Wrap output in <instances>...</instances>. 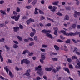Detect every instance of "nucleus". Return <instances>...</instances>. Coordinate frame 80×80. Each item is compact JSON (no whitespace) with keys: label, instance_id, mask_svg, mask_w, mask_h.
<instances>
[{"label":"nucleus","instance_id":"nucleus-44","mask_svg":"<svg viewBox=\"0 0 80 80\" xmlns=\"http://www.w3.org/2000/svg\"><path fill=\"white\" fill-rule=\"evenodd\" d=\"M67 10H71V8L70 7H67L66 8Z\"/></svg>","mask_w":80,"mask_h":80},{"label":"nucleus","instance_id":"nucleus-35","mask_svg":"<svg viewBox=\"0 0 80 80\" xmlns=\"http://www.w3.org/2000/svg\"><path fill=\"white\" fill-rule=\"evenodd\" d=\"M52 25V24L50 23H48L47 24H46L45 25V27H51Z\"/></svg>","mask_w":80,"mask_h":80},{"label":"nucleus","instance_id":"nucleus-59","mask_svg":"<svg viewBox=\"0 0 80 80\" xmlns=\"http://www.w3.org/2000/svg\"><path fill=\"white\" fill-rule=\"evenodd\" d=\"M25 75H26V76H30V73L26 72L25 74Z\"/></svg>","mask_w":80,"mask_h":80},{"label":"nucleus","instance_id":"nucleus-31","mask_svg":"<svg viewBox=\"0 0 80 80\" xmlns=\"http://www.w3.org/2000/svg\"><path fill=\"white\" fill-rule=\"evenodd\" d=\"M35 33L34 32H32L30 33V35L31 37H33L35 35Z\"/></svg>","mask_w":80,"mask_h":80},{"label":"nucleus","instance_id":"nucleus-45","mask_svg":"<svg viewBox=\"0 0 80 80\" xmlns=\"http://www.w3.org/2000/svg\"><path fill=\"white\" fill-rule=\"evenodd\" d=\"M60 37L61 40H65V38L63 37L62 36H60Z\"/></svg>","mask_w":80,"mask_h":80},{"label":"nucleus","instance_id":"nucleus-36","mask_svg":"<svg viewBox=\"0 0 80 80\" xmlns=\"http://www.w3.org/2000/svg\"><path fill=\"white\" fill-rule=\"evenodd\" d=\"M0 12H1V13H3V14H4V15H6V13H5V12L2 10H0Z\"/></svg>","mask_w":80,"mask_h":80},{"label":"nucleus","instance_id":"nucleus-49","mask_svg":"<svg viewBox=\"0 0 80 80\" xmlns=\"http://www.w3.org/2000/svg\"><path fill=\"white\" fill-rule=\"evenodd\" d=\"M69 67L70 68H71V69H73V66L72 64L69 65Z\"/></svg>","mask_w":80,"mask_h":80},{"label":"nucleus","instance_id":"nucleus-24","mask_svg":"<svg viewBox=\"0 0 80 80\" xmlns=\"http://www.w3.org/2000/svg\"><path fill=\"white\" fill-rule=\"evenodd\" d=\"M72 58H67V61L69 63H70V62H72Z\"/></svg>","mask_w":80,"mask_h":80},{"label":"nucleus","instance_id":"nucleus-21","mask_svg":"<svg viewBox=\"0 0 80 80\" xmlns=\"http://www.w3.org/2000/svg\"><path fill=\"white\" fill-rule=\"evenodd\" d=\"M56 69L57 71V72H58L59 71V70H60L61 69V67L60 66H58L56 68Z\"/></svg>","mask_w":80,"mask_h":80},{"label":"nucleus","instance_id":"nucleus-10","mask_svg":"<svg viewBox=\"0 0 80 80\" xmlns=\"http://www.w3.org/2000/svg\"><path fill=\"white\" fill-rule=\"evenodd\" d=\"M52 70V68H47L45 69V70L46 71H48L50 72Z\"/></svg>","mask_w":80,"mask_h":80},{"label":"nucleus","instance_id":"nucleus-32","mask_svg":"<svg viewBox=\"0 0 80 80\" xmlns=\"http://www.w3.org/2000/svg\"><path fill=\"white\" fill-rule=\"evenodd\" d=\"M78 58L75 56L72 57V60H75V59H77Z\"/></svg>","mask_w":80,"mask_h":80},{"label":"nucleus","instance_id":"nucleus-9","mask_svg":"<svg viewBox=\"0 0 80 80\" xmlns=\"http://www.w3.org/2000/svg\"><path fill=\"white\" fill-rule=\"evenodd\" d=\"M61 33H63V34H64V35H66V36H68L67 35V34H69V33H66V32H65V31L64 30H62L61 31Z\"/></svg>","mask_w":80,"mask_h":80},{"label":"nucleus","instance_id":"nucleus-39","mask_svg":"<svg viewBox=\"0 0 80 80\" xmlns=\"http://www.w3.org/2000/svg\"><path fill=\"white\" fill-rule=\"evenodd\" d=\"M45 18V17L41 16L40 17V20H44Z\"/></svg>","mask_w":80,"mask_h":80},{"label":"nucleus","instance_id":"nucleus-14","mask_svg":"<svg viewBox=\"0 0 80 80\" xmlns=\"http://www.w3.org/2000/svg\"><path fill=\"white\" fill-rule=\"evenodd\" d=\"M26 53H29V51H28V50H24L23 51V52L22 53V54H23V55H25Z\"/></svg>","mask_w":80,"mask_h":80},{"label":"nucleus","instance_id":"nucleus-53","mask_svg":"<svg viewBox=\"0 0 80 80\" xmlns=\"http://www.w3.org/2000/svg\"><path fill=\"white\" fill-rule=\"evenodd\" d=\"M40 50L42 52H45V49H42V48L40 49Z\"/></svg>","mask_w":80,"mask_h":80},{"label":"nucleus","instance_id":"nucleus-42","mask_svg":"<svg viewBox=\"0 0 80 80\" xmlns=\"http://www.w3.org/2000/svg\"><path fill=\"white\" fill-rule=\"evenodd\" d=\"M57 42H60V43H62V42H63V40H61L60 39H58L57 40Z\"/></svg>","mask_w":80,"mask_h":80},{"label":"nucleus","instance_id":"nucleus-55","mask_svg":"<svg viewBox=\"0 0 80 80\" xmlns=\"http://www.w3.org/2000/svg\"><path fill=\"white\" fill-rule=\"evenodd\" d=\"M29 46H32V45H34V42H31L29 44Z\"/></svg>","mask_w":80,"mask_h":80},{"label":"nucleus","instance_id":"nucleus-1","mask_svg":"<svg viewBox=\"0 0 80 80\" xmlns=\"http://www.w3.org/2000/svg\"><path fill=\"white\" fill-rule=\"evenodd\" d=\"M41 67H42V66L39 65L38 67H36L35 68L36 70L38 71L37 73L40 76H42L43 74V72L42 70Z\"/></svg>","mask_w":80,"mask_h":80},{"label":"nucleus","instance_id":"nucleus-8","mask_svg":"<svg viewBox=\"0 0 80 80\" xmlns=\"http://www.w3.org/2000/svg\"><path fill=\"white\" fill-rule=\"evenodd\" d=\"M53 29L55 31L54 32V35H55L56 36L58 35V34H57V31L58 30V28H53Z\"/></svg>","mask_w":80,"mask_h":80},{"label":"nucleus","instance_id":"nucleus-22","mask_svg":"<svg viewBox=\"0 0 80 80\" xmlns=\"http://www.w3.org/2000/svg\"><path fill=\"white\" fill-rule=\"evenodd\" d=\"M4 68V69H5V70L6 71L7 73H8V71H9V69H8V68H7V66H6V67H5Z\"/></svg>","mask_w":80,"mask_h":80},{"label":"nucleus","instance_id":"nucleus-26","mask_svg":"<svg viewBox=\"0 0 80 80\" xmlns=\"http://www.w3.org/2000/svg\"><path fill=\"white\" fill-rule=\"evenodd\" d=\"M18 47V45L16 44H14L13 46V48H17Z\"/></svg>","mask_w":80,"mask_h":80},{"label":"nucleus","instance_id":"nucleus-11","mask_svg":"<svg viewBox=\"0 0 80 80\" xmlns=\"http://www.w3.org/2000/svg\"><path fill=\"white\" fill-rule=\"evenodd\" d=\"M64 70L65 71H66L68 72V73H70V71L69 70V69L68 68H63Z\"/></svg>","mask_w":80,"mask_h":80},{"label":"nucleus","instance_id":"nucleus-62","mask_svg":"<svg viewBox=\"0 0 80 80\" xmlns=\"http://www.w3.org/2000/svg\"><path fill=\"white\" fill-rule=\"evenodd\" d=\"M61 3H62V5H65V2H62Z\"/></svg>","mask_w":80,"mask_h":80},{"label":"nucleus","instance_id":"nucleus-17","mask_svg":"<svg viewBox=\"0 0 80 80\" xmlns=\"http://www.w3.org/2000/svg\"><path fill=\"white\" fill-rule=\"evenodd\" d=\"M0 59H1V61L2 62L3 61V57L2 56V52H0Z\"/></svg>","mask_w":80,"mask_h":80},{"label":"nucleus","instance_id":"nucleus-19","mask_svg":"<svg viewBox=\"0 0 80 80\" xmlns=\"http://www.w3.org/2000/svg\"><path fill=\"white\" fill-rule=\"evenodd\" d=\"M16 37L20 41H22L23 40V39H22V38L21 37H20V36H16Z\"/></svg>","mask_w":80,"mask_h":80},{"label":"nucleus","instance_id":"nucleus-58","mask_svg":"<svg viewBox=\"0 0 80 80\" xmlns=\"http://www.w3.org/2000/svg\"><path fill=\"white\" fill-rule=\"evenodd\" d=\"M24 41L25 42H28V39H24Z\"/></svg>","mask_w":80,"mask_h":80},{"label":"nucleus","instance_id":"nucleus-7","mask_svg":"<svg viewBox=\"0 0 80 80\" xmlns=\"http://www.w3.org/2000/svg\"><path fill=\"white\" fill-rule=\"evenodd\" d=\"M13 29L14 32H18V30H19V27L18 26L14 27Z\"/></svg>","mask_w":80,"mask_h":80},{"label":"nucleus","instance_id":"nucleus-37","mask_svg":"<svg viewBox=\"0 0 80 80\" xmlns=\"http://www.w3.org/2000/svg\"><path fill=\"white\" fill-rule=\"evenodd\" d=\"M5 47L6 50H7V51H8V50H10V48H8V46H7V45H5Z\"/></svg>","mask_w":80,"mask_h":80},{"label":"nucleus","instance_id":"nucleus-4","mask_svg":"<svg viewBox=\"0 0 80 80\" xmlns=\"http://www.w3.org/2000/svg\"><path fill=\"white\" fill-rule=\"evenodd\" d=\"M20 17V15L18 14L17 16H16V15H15L12 17H11V18H12V19H14L15 21H17L18 20H19Z\"/></svg>","mask_w":80,"mask_h":80},{"label":"nucleus","instance_id":"nucleus-20","mask_svg":"<svg viewBox=\"0 0 80 80\" xmlns=\"http://www.w3.org/2000/svg\"><path fill=\"white\" fill-rule=\"evenodd\" d=\"M9 75L11 77V78H13V75L12 74V73L10 71H9Z\"/></svg>","mask_w":80,"mask_h":80},{"label":"nucleus","instance_id":"nucleus-25","mask_svg":"<svg viewBox=\"0 0 80 80\" xmlns=\"http://www.w3.org/2000/svg\"><path fill=\"white\" fill-rule=\"evenodd\" d=\"M57 7L56 6H53V9L51 10V11H52V12H55V10H56V9H57Z\"/></svg>","mask_w":80,"mask_h":80},{"label":"nucleus","instance_id":"nucleus-23","mask_svg":"<svg viewBox=\"0 0 80 80\" xmlns=\"http://www.w3.org/2000/svg\"><path fill=\"white\" fill-rule=\"evenodd\" d=\"M38 10V8H35V11L34 12V14L35 15L37 14L38 13V12L37 11V10Z\"/></svg>","mask_w":80,"mask_h":80},{"label":"nucleus","instance_id":"nucleus-43","mask_svg":"<svg viewBox=\"0 0 80 80\" xmlns=\"http://www.w3.org/2000/svg\"><path fill=\"white\" fill-rule=\"evenodd\" d=\"M26 8L28 9H30V8H32V6L30 5L27 6L26 7Z\"/></svg>","mask_w":80,"mask_h":80},{"label":"nucleus","instance_id":"nucleus-28","mask_svg":"<svg viewBox=\"0 0 80 80\" xmlns=\"http://www.w3.org/2000/svg\"><path fill=\"white\" fill-rule=\"evenodd\" d=\"M20 11V8L18 7H17L16 9V12L18 13H19Z\"/></svg>","mask_w":80,"mask_h":80},{"label":"nucleus","instance_id":"nucleus-51","mask_svg":"<svg viewBox=\"0 0 80 80\" xmlns=\"http://www.w3.org/2000/svg\"><path fill=\"white\" fill-rule=\"evenodd\" d=\"M73 52H75V53H76V52H78V49H77V48H75Z\"/></svg>","mask_w":80,"mask_h":80},{"label":"nucleus","instance_id":"nucleus-33","mask_svg":"<svg viewBox=\"0 0 80 80\" xmlns=\"http://www.w3.org/2000/svg\"><path fill=\"white\" fill-rule=\"evenodd\" d=\"M56 14L59 16H63V14H62L60 12L56 13Z\"/></svg>","mask_w":80,"mask_h":80},{"label":"nucleus","instance_id":"nucleus-57","mask_svg":"<svg viewBox=\"0 0 80 80\" xmlns=\"http://www.w3.org/2000/svg\"><path fill=\"white\" fill-rule=\"evenodd\" d=\"M30 69H29L26 71V73H30Z\"/></svg>","mask_w":80,"mask_h":80},{"label":"nucleus","instance_id":"nucleus-2","mask_svg":"<svg viewBox=\"0 0 80 80\" xmlns=\"http://www.w3.org/2000/svg\"><path fill=\"white\" fill-rule=\"evenodd\" d=\"M45 53H42L41 54V59L40 60V62L42 64L43 63V60H45Z\"/></svg>","mask_w":80,"mask_h":80},{"label":"nucleus","instance_id":"nucleus-64","mask_svg":"<svg viewBox=\"0 0 80 80\" xmlns=\"http://www.w3.org/2000/svg\"><path fill=\"white\" fill-rule=\"evenodd\" d=\"M4 3V1L3 0H2L1 1H0V4H2V3Z\"/></svg>","mask_w":80,"mask_h":80},{"label":"nucleus","instance_id":"nucleus-54","mask_svg":"<svg viewBox=\"0 0 80 80\" xmlns=\"http://www.w3.org/2000/svg\"><path fill=\"white\" fill-rule=\"evenodd\" d=\"M30 20H28V21H26V23H27V24L28 25H29V24H30Z\"/></svg>","mask_w":80,"mask_h":80},{"label":"nucleus","instance_id":"nucleus-3","mask_svg":"<svg viewBox=\"0 0 80 80\" xmlns=\"http://www.w3.org/2000/svg\"><path fill=\"white\" fill-rule=\"evenodd\" d=\"M24 62L25 64H29V63H30V61L29 60H27V59H23L21 61V63L22 65L23 64Z\"/></svg>","mask_w":80,"mask_h":80},{"label":"nucleus","instance_id":"nucleus-13","mask_svg":"<svg viewBox=\"0 0 80 80\" xmlns=\"http://www.w3.org/2000/svg\"><path fill=\"white\" fill-rule=\"evenodd\" d=\"M64 20H69V17L68 15L65 16V17L64 18Z\"/></svg>","mask_w":80,"mask_h":80},{"label":"nucleus","instance_id":"nucleus-38","mask_svg":"<svg viewBox=\"0 0 80 80\" xmlns=\"http://www.w3.org/2000/svg\"><path fill=\"white\" fill-rule=\"evenodd\" d=\"M72 27L73 28H76V27H77V26L76 25V24H74L72 25Z\"/></svg>","mask_w":80,"mask_h":80},{"label":"nucleus","instance_id":"nucleus-41","mask_svg":"<svg viewBox=\"0 0 80 80\" xmlns=\"http://www.w3.org/2000/svg\"><path fill=\"white\" fill-rule=\"evenodd\" d=\"M42 48H47V47H48V46H47V45H46L45 44H43L42 45Z\"/></svg>","mask_w":80,"mask_h":80},{"label":"nucleus","instance_id":"nucleus-60","mask_svg":"<svg viewBox=\"0 0 80 80\" xmlns=\"http://www.w3.org/2000/svg\"><path fill=\"white\" fill-rule=\"evenodd\" d=\"M48 8H49V9H50V10L52 9V8H53V7H52V6H49L48 7Z\"/></svg>","mask_w":80,"mask_h":80},{"label":"nucleus","instance_id":"nucleus-18","mask_svg":"<svg viewBox=\"0 0 80 80\" xmlns=\"http://www.w3.org/2000/svg\"><path fill=\"white\" fill-rule=\"evenodd\" d=\"M41 32H42V33H45V34H47V30L44 29H43V30H42L41 31Z\"/></svg>","mask_w":80,"mask_h":80},{"label":"nucleus","instance_id":"nucleus-56","mask_svg":"<svg viewBox=\"0 0 80 80\" xmlns=\"http://www.w3.org/2000/svg\"><path fill=\"white\" fill-rule=\"evenodd\" d=\"M41 79L42 78H41L39 76L37 77H36V79H37V80H40V79Z\"/></svg>","mask_w":80,"mask_h":80},{"label":"nucleus","instance_id":"nucleus-16","mask_svg":"<svg viewBox=\"0 0 80 80\" xmlns=\"http://www.w3.org/2000/svg\"><path fill=\"white\" fill-rule=\"evenodd\" d=\"M54 47L56 50H59L60 49V48L59 47H58V46H57L56 45H54Z\"/></svg>","mask_w":80,"mask_h":80},{"label":"nucleus","instance_id":"nucleus-27","mask_svg":"<svg viewBox=\"0 0 80 80\" xmlns=\"http://www.w3.org/2000/svg\"><path fill=\"white\" fill-rule=\"evenodd\" d=\"M65 42L66 43H70L71 42L70 39H68Z\"/></svg>","mask_w":80,"mask_h":80},{"label":"nucleus","instance_id":"nucleus-15","mask_svg":"<svg viewBox=\"0 0 80 80\" xmlns=\"http://www.w3.org/2000/svg\"><path fill=\"white\" fill-rule=\"evenodd\" d=\"M77 65L78 66H75V68L78 69H80V63H77Z\"/></svg>","mask_w":80,"mask_h":80},{"label":"nucleus","instance_id":"nucleus-48","mask_svg":"<svg viewBox=\"0 0 80 80\" xmlns=\"http://www.w3.org/2000/svg\"><path fill=\"white\" fill-rule=\"evenodd\" d=\"M29 21L30 22H35V20H34L33 19L31 18L29 19Z\"/></svg>","mask_w":80,"mask_h":80},{"label":"nucleus","instance_id":"nucleus-5","mask_svg":"<svg viewBox=\"0 0 80 80\" xmlns=\"http://www.w3.org/2000/svg\"><path fill=\"white\" fill-rule=\"evenodd\" d=\"M80 32H76V33H72V32L69 33V34H67V35L68 36H75L76 35H78L80 34Z\"/></svg>","mask_w":80,"mask_h":80},{"label":"nucleus","instance_id":"nucleus-50","mask_svg":"<svg viewBox=\"0 0 80 80\" xmlns=\"http://www.w3.org/2000/svg\"><path fill=\"white\" fill-rule=\"evenodd\" d=\"M34 40H35V41H37V36H35L34 37Z\"/></svg>","mask_w":80,"mask_h":80},{"label":"nucleus","instance_id":"nucleus-63","mask_svg":"<svg viewBox=\"0 0 80 80\" xmlns=\"http://www.w3.org/2000/svg\"><path fill=\"white\" fill-rule=\"evenodd\" d=\"M43 78L45 80H47V77H46V76H43Z\"/></svg>","mask_w":80,"mask_h":80},{"label":"nucleus","instance_id":"nucleus-12","mask_svg":"<svg viewBox=\"0 0 80 80\" xmlns=\"http://www.w3.org/2000/svg\"><path fill=\"white\" fill-rule=\"evenodd\" d=\"M59 3V1H56L52 3V4L53 5H57Z\"/></svg>","mask_w":80,"mask_h":80},{"label":"nucleus","instance_id":"nucleus-46","mask_svg":"<svg viewBox=\"0 0 80 80\" xmlns=\"http://www.w3.org/2000/svg\"><path fill=\"white\" fill-rule=\"evenodd\" d=\"M3 27H5V24H4V23H2L0 24V28Z\"/></svg>","mask_w":80,"mask_h":80},{"label":"nucleus","instance_id":"nucleus-30","mask_svg":"<svg viewBox=\"0 0 80 80\" xmlns=\"http://www.w3.org/2000/svg\"><path fill=\"white\" fill-rule=\"evenodd\" d=\"M36 3H37V0H35L33 1V2L32 3V4L33 5H35L36 4Z\"/></svg>","mask_w":80,"mask_h":80},{"label":"nucleus","instance_id":"nucleus-29","mask_svg":"<svg viewBox=\"0 0 80 80\" xmlns=\"http://www.w3.org/2000/svg\"><path fill=\"white\" fill-rule=\"evenodd\" d=\"M19 28L20 29H23V26L21 24H19Z\"/></svg>","mask_w":80,"mask_h":80},{"label":"nucleus","instance_id":"nucleus-52","mask_svg":"<svg viewBox=\"0 0 80 80\" xmlns=\"http://www.w3.org/2000/svg\"><path fill=\"white\" fill-rule=\"evenodd\" d=\"M52 60L53 61H58V58H52Z\"/></svg>","mask_w":80,"mask_h":80},{"label":"nucleus","instance_id":"nucleus-47","mask_svg":"<svg viewBox=\"0 0 80 80\" xmlns=\"http://www.w3.org/2000/svg\"><path fill=\"white\" fill-rule=\"evenodd\" d=\"M39 13L40 14H44V12L43 11L40 10L39 11Z\"/></svg>","mask_w":80,"mask_h":80},{"label":"nucleus","instance_id":"nucleus-34","mask_svg":"<svg viewBox=\"0 0 80 80\" xmlns=\"http://www.w3.org/2000/svg\"><path fill=\"white\" fill-rule=\"evenodd\" d=\"M52 72H54V73H56L57 72V69H53L52 71Z\"/></svg>","mask_w":80,"mask_h":80},{"label":"nucleus","instance_id":"nucleus-6","mask_svg":"<svg viewBox=\"0 0 80 80\" xmlns=\"http://www.w3.org/2000/svg\"><path fill=\"white\" fill-rule=\"evenodd\" d=\"M46 36H47V37H49V38H51V39H52V40H53L54 39V38L53 37L51 34L48 33L46 34Z\"/></svg>","mask_w":80,"mask_h":80},{"label":"nucleus","instance_id":"nucleus-61","mask_svg":"<svg viewBox=\"0 0 80 80\" xmlns=\"http://www.w3.org/2000/svg\"><path fill=\"white\" fill-rule=\"evenodd\" d=\"M13 42L14 43H15L16 44H17L18 45V42L17 41H13Z\"/></svg>","mask_w":80,"mask_h":80},{"label":"nucleus","instance_id":"nucleus-40","mask_svg":"<svg viewBox=\"0 0 80 80\" xmlns=\"http://www.w3.org/2000/svg\"><path fill=\"white\" fill-rule=\"evenodd\" d=\"M74 13L78 15V16H80V12H78L77 11H75Z\"/></svg>","mask_w":80,"mask_h":80}]
</instances>
